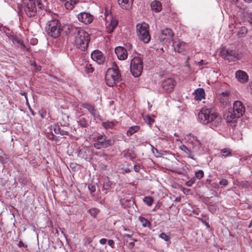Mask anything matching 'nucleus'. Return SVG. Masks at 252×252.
Here are the masks:
<instances>
[{"mask_svg": "<svg viewBox=\"0 0 252 252\" xmlns=\"http://www.w3.org/2000/svg\"><path fill=\"white\" fill-rule=\"evenodd\" d=\"M174 36V33L169 28H165L162 30L159 34V40L160 42L166 43L172 41Z\"/></svg>", "mask_w": 252, "mask_h": 252, "instance_id": "obj_9", "label": "nucleus"}, {"mask_svg": "<svg viewBox=\"0 0 252 252\" xmlns=\"http://www.w3.org/2000/svg\"><path fill=\"white\" fill-rule=\"evenodd\" d=\"M120 73L117 67L109 68L106 71L105 80L108 86L113 87L120 81Z\"/></svg>", "mask_w": 252, "mask_h": 252, "instance_id": "obj_6", "label": "nucleus"}, {"mask_svg": "<svg viewBox=\"0 0 252 252\" xmlns=\"http://www.w3.org/2000/svg\"><path fill=\"white\" fill-rule=\"evenodd\" d=\"M112 182L107 177L105 179L102 188V190L107 193L111 189Z\"/></svg>", "mask_w": 252, "mask_h": 252, "instance_id": "obj_30", "label": "nucleus"}, {"mask_svg": "<svg viewBox=\"0 0 252 252\" xmlns=\"http://www.w3.org/2000/svg\"><path fill=\"white\" fill-rule=\"evenodd\" d=\"M192 94L194 99L196 101H200L205 98V90L201 88H198L195 90Z\"/></svg>", "mask_w": 252, "mask_h": 252, "instance_id": "obj_19", "label": "nucleus"}, {"mask_svg": "<svg viewBox=\"0 0 252 252\" xmlns=\"http://www.w3.org/2000/svg\"><path fill=\"white\" fill-rule=\"evenodd\" d=\"M2 158H3L2 157H0V161L3 163V162L2 161Z\"/></svg>", "mask_w": 252, "mask_h": 252, "instance_id": "obj_62", "label": "nucleus"}, {"mask_svg": "<svg viewBox=\"0 0 252 252\" xmlns=\"http://www.w3.org/2000/svg\"><path fill=\"white\" fill-rule=\"evenodd\" d=\"M132 235L128 234H125L123 235V237L131 238Z\"/></svg>", "mask_w": 252, "mask_h": 252, "instance_id": "obj_55", "label": "nucleus"}, {"mask_svg": "<svg viewBox=\"0 0 252 252\" xmlns=\"http://www.w3.org/2000/svg\"><path fill=\"white\" fill-rule=\"evenodd\" d=\"M195 176L196 178L200 179L204 176V172L202 170H200L195 173Z\"/></svg>", "mask_w": 252, "mask_h": 252, "instance_id": "obj_41", "label": "nucleus"}, {"mask_svg": "<svg viewBox=\"0 0 252 252\" xmlns=\"http://www.w3.org/2000/svg\"><path fill=\"white\" fill-rule=\"evenodd\" d=\"M118 23V19L116 17H112L110 23L108 24L107 27V31L111 33L113 32L114 29L117 26Z\"/></svg>", "mask_w": 252, "mask_h": 252, "instance_id": "obj_25", "label": "nucleus"}, {"mask_svg": "<svg viewBox=\"0 0 252 252\" xmlns=\"http://www.w3.org/2000/svg\"><path fill=\"white\" fill-rule=\"evenodd\" d=\"M221 57L229 62H235L239 59V54L235 51L221 50Z\"/></svg>", "mask_w": 252, "mask_h": 252, "instance_id": "obj_12", "label": "nucleus"}, {"mask_svg": "<svg viewBox=\"0 0 252 252\" xmlns=\"http://www.w3.org/2000/svg\"><path fill=\"white\" fill-rule=\"evenodd\" d=\"M45 31L49 36L53 38L59 37L61 31L59 20L56 18L49 20L45 26Z\"/></svg>", "mask_w": 252, "mask_h": 252, "instance_id": "obj_4", "label": "nucleus"}, {"mask_svg": "<svg viewBox=\"0 0 252 252\" xmlns=\"http://www.w3.org/2000/svg\"><path fill=\"white\" fill-rule=\"evenodd\" d=\"M185 64H186V66H187L189 68H190V66L189 63L188 61H186Z\"/></svg>", "mask_w": 252, "mask_h": 252, "instance_id": "obj_56", "label": "nucleus"}, {"mask_svg": "<svg viewBox=\"0 0 252 252\" xmlns=\"http://www.w3.org/2000/svg\"><path fill=\"white\" fill-rule=\"evenodd\" d=\"M140 127L138 126H132L128 128L127 131V135L130 136L136 132L138 131Z\"/></svg>", "mask_w": 252, "mask_h": 252, "instance_id": "obj_31", "label": "nucleus"}, {"mask_svg": "<svg viewBox=\"0 0 252 252\" xmlns=\"http://www.w3.org/2000/svg\"><path fill=\"white\" fill-rule=\"evenodd\" d=\"M231 150L229 148H224L221 150V156L227 157L231 156Z\"/></svg>", "mask_w": 252, "mask_h": 252, "instance_id": "obj_38", "label": "nucleus"}, {"mask_svg": "<svg viewBox=\"0 0 252 252\" xmlns=\"http://www.w3.org/2000/svg\"><path fill=\"white\" fill-rule=\"evenodd\" d=\"M107 242V240L105 238H102L99 240V243L102 244H105Z\"/></svg>", "mask_w": 252, "mask_h": 252, "instance_id": "obj_51", "label": "nucleus"}, {"mask_svg": "<svg viewBox=\"0 0 252 252\" xmlns=\"http://www.w3.org/2000/svg\"><path fill=\"white\" fill-rule=\"evenodd\" d=\"M77 123L82 127H86L88 125L87 121L84 118H81L78 121Z\"/></svg>", "mask_w": 252, "mask_h": 252, "instance_id": "obj_40", "label": "nucleus"}, {"mask_svg": "<svg viewBox=\"0 0 252 252\" xmlns=\"http://www.w3.org/2000/svg\"><path fill=\"white\" fill-rule=\"evenodd\" d=\"M248 30L245 27H242L240 28L239 32H238V35L239 37H245L247 35Z\"/></svg>", "mask_w": 252, "mask_h": 252, "instance_id": "obj_32", "label": "nucleus"}, {"mask_svg": "<svg viewBox=\"0 0 252 252\" xmlns=\"http://www.w3.org/2000/svg\"><path fill=\"white\" fill-rule=\"evenodd\" d=\"M179 149L182 151L183 154L187 156L188 158L195 160L194 156L193 154L194 151H191L186 146L181 144L179 146Z\"/></svg>", "mask_w": 252, "mask_h": 252, "instance_id": "obj_20", "label": "nucleus"}, {"mask_svg": "<svg viewBox=\"0 0 252 252\" xmlns=\"http://www.w3.org/2000/svg\"><path fill=\"white\" fill-rule=\"evenodd\" d=\"M198 64L199 65H202L203 64H207L206 63H205L203 60H201L199 62H198Z\"/></svg>", "mask_w": 252, "mask_h": 252, "instance_id": "obj_54", "label": "nucleus"}, {"mask_svg": "<svg viewBox=\"0 0 252 252\" xmlns=\"http://www.w3.org/2000/svg\"><path fill=\"white\" fill-rule=\"evenodd\" d=\"M186 46L187 44L186 43L178 39H175L173 41L172 47L175 52L182 53L185 50Z\"/></svg>", "mask_w": 252, "mask_h": 252, "instance_id": "obj_16", "label": "nucleus"}, {"mask_svg": "<svg viewBox=\"0 0 252 252\" xmlns=\"http://www.w3.org/2000/svg\"><path fill=\"white\" fill-rule=\"evenodd\" d=\"M32 43L33 44H36V43H37V39H33L32 40Z\"/></svg>", "mask_w": 252, "mask_h": 252, "instance_id": "obj_58", "label": "nucleus"}, {"mask_svg": "<svg viewBox=\"0 0 252 252\" xmlns=\"http://www.w3.org/2000/svg\"><path fill=\"white\" fill-rule=\"evenodd\" d=\"M136 32L139 39L144 43H148L151 40V36L149 33V26L147 23L143 22L138 23L136 26Z\"/></svg>", "mask_w": 252, "mask_h": 252, "instance_id": "obj_5", "label": "nucleus"}, {"mask_svg": "<svg viewBox=\"0 0 252 252\" xmlns=\"http://www.w3.org/2000/svg\"><path fill=\"white\" fill-rule=\"evenodd\" d=\"M194 183V179H191L186 183V185L188 187H191Z\"/></svg>", "mask_w": 252, "mask_h": 252, "instance_id": "obj_44", "label": "nucleus"}, {"mask_svg": "<svg viewBox=\"0 0 252 252\" xmlns=\"http://www.w3.org/2000/svg\"><path fill=\"white\" fill-rule=\"evenodd\" d=\"M176 85V81L172 78H166L163 79L161 82V87L162 89L168 93L172 92Z\"/></svg>", "mask_w": 252, "mask_h": 252, "instance_id": "obj_11", "label": "nucleus"}, {"mask_svg": "<svg viewBox=\"0 0 252 252\" xmlns=\"http://www.w3.org/2000/svg\"><path fill=\"white\" fill-rule=\"evenodd\" d=\"M79 155L85 159L90 158L92 156V150L88 147H84L79 152Z\"/></svg>", "mask_w": 252, "mask_h": 252, "instance_id": "obj_21", "label": "nucleus"}, {"mask_svg": "<svg viewBox=\"0 0 252 252\" xmlns=\"http://www.w3.org/2000/svg\"><path fill=\"white\" fill-rule=\"evenodd\" d=\"M18 246L21 248H26L27 247V245L22 241L19 242Z\"/></svg>", "mask_w": 252, "mask_h": 252, "instance_id": "obj_45", "label": "nucleus"}, {"mask_svg": "<svg viewBox=\"0 0 252 252\" xmlns=\"http://www.w3.org/2000/svg\"><path fill=\"white\" fill-rule=\"evenodd\" d=\"M230 109L233 112L236 113L237 117L239 118L243 115L245 111L244 106L241 101L238 100L235 101L234 102L233 108H230Z\"/></svg>", "mask_w": 252, "mask_h": 252, "instance_id": "obj_15", "label": "nucleus"}, {"mask_svg": "<svg viewBox=\"0 0 252 252\" xmlns=\"http://www.w3.org/2000/svg\"><path fill=\"white\" fill-rule=\"evenodd\" d=\"M153 201V198L150 196L145 197L143 199V201L149 206H151L152 205Z\"/></svg>", "mask_w": 252, "mask_h": 252, "instance_id": "obj_39", "label": "nucleus"}, {"mask_svg": "<svg viewBox=\"0 0 252 252\" xmlns=\"http://www.w3.org/2000/svg\"><path fill=\"white\" fill-rule=\"evenodd\" d=\"M140 169V166L139 165H135L134 166V170L135 172H139Z\"/></svg>", "mask_w": 252, "mask_h": 252, "instance_id": "obj_47", "label": "nucleus"}, {"mask_svg": "<svg viewBox=\"0 0 252 252\" xmlns=\"http://www.w3.org/2000/svg\"><path fill=\"white\" fill-rule=\"evenodd\" d=\"M247 21L251 25H252V15L248 17L247 19Z\"/></svg>", "mask_w": 252, "mask_h": 252, "instance_id": "obj_52", "label": "nucleus"}, {"mask_svg": "<svg viewBox=\"0 0 252 252\" xmlns=\"http://www.w3.org/2000/svg\"><path fill=\"white\" fill-rule=\"evenodd\" d=\"M84 71L86 73H92L94 71V69L92 67V65L89 63H86L83 66Z\"/></svg>", "mask_w": 252, "mask_h": 252, "instance_id": "obj_34", "label": "nucleus"}, {"mask_svg": "<svg viewBox=\"0 0 252 252\" xmlns=\"http://www.w3.org/2000/svg\"><path fill=\"white\" fill-rule=\"evenodd\" d=\"M79 2V0H69L66 1L64 3V6L67 10L72 9L75 5Z\"/></svg>", "mask_w": 252, "mask_h": 252, "instance_id": "obj_28", "label": "nucleus"}, {"mask_svg": "<svg viewBox=\"0 0 252 252\" xmlns=\"http://www.w3.org/2000/svg\"><path fill=\"white\" fill-rule=\"evenodd\" d=\"M102 125L105 129H108L112 128L114 125V123L113 122L107 121L102 123Z\"/></svg>", "mask_w": 252, "mask_h": 252, "instance_id": "obj_37", "label": "nucleus"}, {"mask_svg": "<svg viewBox=\"0 0 252 252\" xmlns=\"http://www.w3.org/2000/svg\"><path fill=\"white\" fill-rule=\"evenodd\" d=\"M82 106L87 109L92 114V115L96 118H99V115L98 114V112L95 109L94 106L92 105L89 103H82Z\"/></svg>", "mask_w": 252, "mask_h": 252, "instance_id": "obj_22", "label": "nucleus"}, {"mask_svg": "<svg viewBox=\"0 0 252 252\" xmlns=\"http://www.w3.org/2000/svg\"><path fill=\"white\" fill-rule=\"evenodd\" d=\"M229 94L230 92L229 91H226L225 92H222L221 93V99H222L223 100V101H221V106H224V105H227V104L229 103Z\"/></svg>", "mask_w": 252, "mask_h": 252, "instance_id": "obj_29", "label": "nucleus"}, {"mask_svg": "<svg viewBox=\"0 0 252 252\" xmlns=\"http://www.w3.org/2000/svg\"><path fill=\"white\" fill-rule=\"evenodd\" d=\"M124 230L125 231H129V229H127V228H125V227L124 228Z\"/></svg>", "mask_w": 252, "mask_h": 252, "instance_id": "obj_63", "label": "nucleus"}, {"mask_svg": "<svg viewBox=\"0 0 252 252\" xmlns=\"http://www.w3.org/2000/svg\"><path fill=\"white\" fill-rule=\"evenodd\" d=\"M134 243L133 242H131L128 243V247L129 249H132L134 247Z\"/></svg>", "mask_w": 252, "mask_h": 252, "instance_id": "obj_50", "label": "nucleus"}, {"mask_svg": "<svg viewBox=\"0 0 252 252\" xmlns=\"http://www.w3.org/2000/svg\"><path fill=\"white\" fill-rule=\"evenodd\" d=\"M0 31L5 34L6 36L9 37V36L12 34V32L8 29L5 28L2 25H0Z\"/></svg>", "mask_w": 252, "mask_h": 252, "instance_id": "obj_33", "label": "nucleus"}, {"mask_svg": "<svg viewBox=\"0 0 252 252\" xmlns=\"http://www.w3.org/2000/svg\"><path fill=\"white\" fill-rule=\"evenodd\" d=\"M145 122L151 126L155 122V120L149 115H146L143 116Z\"/></svg>", "mask_w": 252, "mask_h": 252, "instance_id": "obj_35", "label": "nucleus"}, {"mask_svg": "<svg viewBox=\"0 0 252 252\" xmlns=\"http://www.w3.org/2000/svg\"><path fill=\"white\" fill-rule=\"evenodd\" d=\"M143 68V62L140 57H135L131 60L130 70L134 77H139L141 74Z\"/></svg>", "mask_w": 252, "mask_h": 252, "instance_id": "obj_7", "label": "nucleus"}, {"mask_svg": "<svg viewBox=\"0 0 252 252\" xmlns=\"http://www.w3.org/2000/svg\"><path fill=\"white\" fill-rule=\"evenodd\" d=\"M197 120L200 123L204 125L211 123L212 128L220 130V117L210 109L203 108L198 114Z\"/></svg>", "mask_w": 252, "mask_h": 252, "instance_id": "obj_1", "label": "nucleus"}, {"mask_svg": "<svg viewBox=\"0 0 252 252\" xmlns=\"http://www.w3.org/2000/svg\"><path fill=\"white\" fill-rule=\"evenodd\" d=\"M160 139L162 140L167 141V139L165 137H160Z\"/></svg>", "mask_w": 252, "mask_h": 252, "instance_id": "obj_60", "label": "nucleus"}, {"mask_svg": "<svg viewBox=\"0 0 252 252\" xmlns=\"http://www.w3.org/2000/svg\"><path fill=\"white\" fill-rule=\"evenodd\" d=\"M235 75L238 80L242 83H245L248 80V75L244 71L238 70L236 72Z\"/></svg>", "mask_w": 252, "mask_h": 252, "instance_id": "obj_23", "label": "nucleus"}, {"mask_svg": "<svg viewBox=\"0 0 252 252\" xmlns=\"http://www.w3.org/2000/svg\"><path fill=\"white\" fill-rule=\"evenodd\" d=\"M223 118L227 123L229 124L233 127L236 126V120L239 117L236 113L229 109L228 112L224 113Z\"/></svg>", "mask_w": 252, "mask_h": 252, "instance_id": "obj_13", "label": "nucleus"}, {"mask_svg": "<svg viewBox=\"0 0 252 252\" xmlns=\"http://www.w3.org/2000/svg\"><path fill=\"white\" fill-rule=\"evenodd\" d=\"M89 212L93 218H95L99 213V210L96 208H93L89 210Z\"/></svg>", "mask_w": 252, "mask_h": 252, "instance_id": "obj_36", "label": "nucleus"}, {"mask_svg": "<svg viewBox=\"0 0 252 252\" xmlns=\"http://www.w3.org/2000/svg\"><path fill=\"white\" fill-rule=\"evenodd\" d=\"M8 38L12 41L13 43L16 46H20L21 47L24 49L25 48V46L23 43L22 40L19 38L17 36L14 35L12 33L9 36Z\"/></svg>", "mask_w": 252, "mask_h": 252, "instance_id": "obj_24", "label": "nucleus"}, {"mask_svg": "<svg viewBox=\"0 0 252 252\" xmlns=\"http://www.w3.org/2000/svg\"><path fill=\"white\" fill-rule=\"evenodd\" d=\"M91 58L93 61L96 62L98 64L102 63L105 60V57L103 53L101 51L97 50L92 52Z\"/></svg>", "mask_w": 252, "mask_h": 252, "instance_id": "obj_17", "label": "nucleus"}, {"mask_svg": "<svg viewBox=\"0 0 252 252\" xmlns=\"http://www.w3.org/2000/svg\"><path fill=\"white\" fill-rule=\"evenodd\" d=\"M88 188L91 193L94 192L95 190V188L94 186L89 185Z\"/></svg>", "mask_w": 252, "mask_h": 252, "instance_id": "obj_46", "label": "nucleus"}, {"mask_svg": "<svg viewBox=\"0 0 252 252\" xmlns=\"http://www.w3.org/2000/svg\"><path fill=\"white\" fill-rule=\"evenodd\" d=\"M252 225V221H251L249 225V227L250 228Z\"/></svg>", "mask_w": 252, "mask_h": 252, "instance_id": "obj_61", "label": "nucleus"}, {"mask_svg": "<svg viewBox=\"0 0 252 252\" xmlns=\"http://www.w3.org/2000/svg\"><path fill=\"white\" fill-rule=\"evenodd\" d=\"M73 34L74 42L77 47L82 51H85L88 47L90 40L89 34L84 30L72 26L68 28Z\"/></svg>", "mask_w": 252, "mask_h": 252, "instance_id": "obj_2", "label": "nucleus"}, {"mask_svg": "<svg viewBox=\"0 0 252 252\" xmlns=\"http://www.w3.org/2000/svg\"><path fill=\"white\" fill-rule=\"evenodd\" d=\"M94 145L96 149L105 148L111 145V140L107 139L105 135H100L98 136Z\"/></svg>", "mask_w": 252, "mask_h": 252, "instance_id": "obj_10", "label": "nucleus"}, {"mask_svg": "<svg viewBox=\"0 0 252 252\" xmlns=\"http://www.w3.org/2000/svg\"><path fill=\"white\" fill-rule=\"evenodd\" d=\"M228 184V182L226 179H221V185L224 186H227Z\"/></svg>", "mask_w": 252, "mask_h": 252, "instance_id": "obj_49", "label": "nucleus"}, {"mask_svg": "<svg viewBox=\"0 0 252 252\" xmlns=\"http://www.w3.org/2000/svg\"><path fill=\"white\" fill-rule=\"evenodd\" d=\"M159 237L165 241H168L170 239V237L164 233H161L159 235Z\"/></svg>", "mask_w": 252, "mask_h": 252, "instance_id": "obj_43", "label": "nucleus"}, {"mask_svg": "<svg viewBox=\"0 0 252 252\" xmlns=\"http://www.w3.org/2000/svg\"><path fill=\"white\" fill-rule=\"evenodd\" d=\"M151 6L153 10L156 12H158L162 9V5L159 1L154 0L151 3Z\"/></svg>", "mask_w": 252, "mask_h": 252, "instance_id": "obj_27", "label": "nucleus"}, {"mask_svg": "<svg viewBox=\"0 0 252 252\" xmlns=\"http://www.w3.org/2000/svg\"><path fill=\"white\" fill-rule=\"evenodd\" d=\"M185 142L192 146L194 152L199 151L201 147V142L197 137L191 133H189L184 136Z\"/></svg>", "mask_w": 252, "mask_h": 252, "instance_id": "obj_8", "label": "nucleus"}, {"mask_svg": "<svg viewBox=\"0 0 252 252\" xmlns=\"http://www.w3.org/2000/svg\"><path fill=\"white\" fill-rule=\"evenodd\" d=\"M174 135V136H175L176 137L179 136V134H178L177 133H175Z\"/></svg>", "mask_w": 252, "mask_h": 252, "instance_id": "obj_64", "label": "nucleus"}, {"mask_svg": "<svg viewBox=\"0 0 252 252\" xmlns=\"http://www.w3.org/2000/svg\"><path fill=\"white\" fill-rule=\"evenodd\" d=\"M175 141L177 143L181 144L180 145L183 144L182 141L179 139H176Z\"/></svg>", "mask_w": 252, "mask_h": 252, "instance_id": "obj_57", "label": "nucleus"}, {"mask_svg": "<svg viewBox=\"0 0 252 252\" xmlns=\"http://www.w3.org/2000/svg\"><path fill=\"white\" fill-rule=\"evenodd\" d=\"M22 6L29 17L34 16L37 12V8H41L40 3L38 0H22Z\"/></svg>", "mask_w": 252, "mask_h": 252, "instance_id": "obj_3", "label": "nucleus"}, {"mask_svg": "<svg viewBox=\"0 0 252 252\" xmlns=\"http://www.w3.org/2000/svg\"><path fill=\"white\" fill-rule=\"evenodd\" d=\"M152 152H153V154H154L156 156H157V157H158V156L157 155V154H158V150L157 149H156V148H155L153 147V148H152Z\"/></svg>", "mask_w": 252, "mask_h": 252, "instance_id": "obj_48", "label": "nucleus"}, {"mask_svg": "<svg viewBox=\"0 0 252 252\" xmlns=\"http://www.w3.org/2000/svg\"><path fill=\"white\" fill-rule=\"evenodd\" d=\"M115 53L120 60H125L127 57V53L126 50L123 47L118 46L115 48Z\"/></svg>", "mask_w": 252, "mask_h": 252, "instance_id": "obj_18", "label": "nucleus"}, {"mask_svg": "<svg viewBox=\"0 0 252 252\" xmlns=\"http://www.w3.org/2000/svg\"><path fill=\"white\" fill-rule=\"evenodd\" d=\"M78 20L85 25H89L92 23L94 17L88 12H81L77 16Z\"/></svg>", "mask_w": 252, "mask_h": 252, "instance_id": "obj_14", "label": "nucleus"}, {"mask_svg": "<svg viewBox=\"0 0 252 252\" xmlns=\"http://www.w3.org/2000/svg\"><path fill=\"white\" fill-rule=\"evenodd\" d=\"M120 6L124 9H129L132 6L133 0H118Z\"/></svg>", "mask_w": 252, "mask_h": 252, "instance_id": "obj_26", "label": "nucleus"}, {"mask_svg": "<svg viewBox=\"0 0 252 252\" xmlns=\"http://www.w3.org/2000/svg\"><path fill=\"white\" fill-rule=\"evenodd\" d=\"M140 221L142 223L143 226L144 227L149 226L150 225V222L144 218H140Z\"/></svg>", "mask_w": 252, "mask_h": 252, "instance_id": "obj_42", "label": "nucleus"}, {"mask_svg": "<svg viewBox=\"0 0 252 252\" xmlns=\"http://www.w3.org/2000/svg\"><path fill=\"white\" fill-rule=\"evenodd\" d=\"M108 243L110 247H113L114 242L113 240H109L108 241Z\"/></svg>", "mask_w": 252, "mask_h": 252, "instance_id": "obj_53", "label": "nucleus"}, {"mask_svg": "<svg viewBox=\"0 0 252 252\" xmlns=\"http://www.w3.org/2000/svg\"><path fill=\"white\" fill-rule=\"evenodd\" d=\"M23 95H25V97H26V99L27 100V104L28 105L29 107H30V105H29V103H28V100H27V96L26 95V93H24Z\"/></svg>", "mask_w": 252, "mask_h": 252, "instance_id": "obj_59", "label": "nucleus"}]
</instances>
